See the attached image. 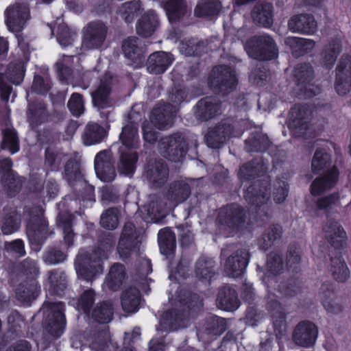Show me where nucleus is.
Wrapping results in <instances>:
<instances>
[{
    "label": "nucleus",
    "instance_id": "obj_1",
    "mask_svg": "<svg viewBox=\"0 0 351 351\" xmlns=\"http://www.w3.org/2000/svg\"><path fill=\"white\" fill-rule=\"evenodd\" d=\"M190 193V186L186 182L178 180L173 182L166 195L168 203L164 204L159 197H154L149 204L143 207V210L147 212L148 215L145 220L148 222L157 221L165 215L167 210L171 209L185 201Z\"/></svg>",
    "mask_w": 351,
    "mask_h": 351
},
{
    "label": "nucleus",
    "instance_id": "obj_2",
    "mask_svg": "<svg viewBox=\"0 0 351 351\" xmlns=\"http://www.w3.org/2000/svg\"><path fill=\"white\" fill-rule=\"evenodd\" d=\"M112 249L110 244L102 245L91 254L80 252L75 261V268L79 278L91 281L103 273L101 261L108 258Z\"/></svg>",
    "mask_w": 351,
    "mask_h": 351
},
{
    "label": "nucleus",
    "instance_id": "obj_3",
    "mask_svg": "<svg viewBox=\"0 0 351 351\" xmlns=\"http://www.w3.org/2000/svg\"><path fill=\"white\" fill-rule=\"evenodd\" d=\"M172 104L157 105L152 111L150 120L152 125L158 129H165L171 125L173 117L178 110V106L187 99L185 89L174 88L169 96Z\"/></svg>",
    "mask_w": 351,
    "mask_h": 351
},
{
    "label": "nucleus",
    "instance_id": "obj_4",
    "mask_svg": "<svg viewBox=\"0 0 351 351\" xmlns=\"http://www.w3.org/2000/svg\"><path fill=\"white\" fill-rule=\"evenodd\" d=\"M244 48L248 56L256 60H271L278 56V49L274 40L271 36L264 34L250 38L245 43Z\"/></svg>",
    "mask_w": 351,
    "mask_h": 351
},
{
    "label": "nucleus",
    "instance_id": "obj_5",
    "mask_svg": "<svg viewBox=\"0 0 351 351\" xmlns=\"http://www.w3.org/2000/svg\"><path fill=\"white\" fill-rule=\"evenodd\" d=\"M243 216V210L238 205L221 208L217 219L219 231L226 237L233 235L244 226Z\"/></svg>",
    "mask_w": 351,
    "mask_h": 351
},
{
    "label": "nucleus",
    "instance_id": "obj_6",
    "mask_svg": "<svg viewBox=\"0 0 351 351\" xmlns=\"http://www.w3.org/2000/svg\"><path fill=\"white\" fill-rule=\"evenodd\" d=\"M64 310V306L60 302H45L40 310L45 316L44 324L46 330L56 337H60L65 328Z\"/></svg>",
    "mask_w": 351,
    "mask_h": 351
},
{
    "label": "nucleus",
    "instance_id": "obj_7",
    "mask_svg": "<svg viewBox=\"0 0 351 351\" xmlns=\"http://www.w3.org/2000/svg\"><path fill=\"white\" fill-rule=\"evenodd\" d=\"M189 143L182 134H175L160 139L158 149L160 154L173 162H180L184 158Z\"/></svg>",
    "mask_w": 351,
    "mask_h": 351
},
{
    "label": "nucleus",
    "instance_id": "obj_8",
    "mask_svg": "<svg viewBox=\"0 0 351 351\" xmlns=\"http://www.w3.org/2000/svg\"><path fill=\"white\" fill-rule=\"evenodd\" d=\"M208 84L216 91L225 94L236 88L237 79L235 72L230 67L219 66L212 70Z\"/></svg>",
    "mask_w": 351,
    "mask_h": 351
},
{
    "label": "nucleus",
    "instance_id": "obj_9",
    "mask_svg": "<svg viewBox=\"0 0 351 351\" xmlns=\"http://www.w3.org/2000/svg\"><path fill=\"white\" fill-rule=\"evenodd\" d=\"M82 32V49L86 50L98 49L104 44L108 28L101 21H92L83 28Z\"/></svg>",
    "mask_w": 351,
    "mask_h": 351
},
{
    "label": "nucleus",
    "instance_id": "obj_10",
    "mask_svg": "<svg viewBox=\"0 0 351 351\" xmlns=\"http://www.w3.org/2000/svg\"><path fill=\"white\" fill-rule=\"evenodd\" d=\"M229 121L221 122L215 127L210 128L205 136L208 147L219 148L230 137H239L243 134L242 129H234Z\"/></svg>",
    "mask_w": 351,
    "mask_h": 351
},
{
    "label": "nucleus",
    "instance_id": "obj_11",
    "mask_svg": "<svg viewBox=\"0 0 351 351\" xmlns=\"http://www.w3.org/2000/svg\"><path fill=\"white\" fill-rule=\"evenodd\" d=\"M311 110L306 105H295L290 110L288 125L292 132L301 136L308 129L311 119Z\"/></svg>",
    "mask_w": 351,
    "mask_h": 351
},
{
    "label": "nucleus",
    "instance_id": "obj_12",
    "mask_svg": "<svg viewBox=\"0 0 351 351\" xmlns=\"http://www.w3.org/2000/svg\"><path fill=\"white\" fill-rule=\"evenodd\" d=\"M313 76V70L309 64H298L293 71L297 86L305 97H310L319 92V88L312 82Z\"/></svg>",
    "mask_w": 351,
    "mask_h": 351
},
{
    "label": "nucleus",
    "instance_id": "obj_13",
    "mask_svg": "<svg viewBox=\"0 0 351 351\" xmlns=\"http://www.w3.org/2000/svg\"><path fill=\"white\" fill-rule=\"evenodd\" d=\"M24 73V64L19 62L10 64L5 73L0 74V93L2 99L7 101L11 93L12 88L7 82L18 85L23 80Z\"/></svg>",
    "mask_w": 351,
    "mask_h": 351
},
{
    "label": "nucleus",
    "instance_id": "obj_14",
    "mask_svg": "<svg viewBox=\"0 0 351 351\" xmlns=\"http://www.w3.org/2000/svg\"><path fill=\"white\" fill-rule=\"evenodd\" d=\"M5 16L8 29L14 33H18L29 20V12L25 3H16L5 10Z\"/></svg>",
    "mask_w": 351,
    "mask_h": 351
},
{
    "label": "nucleus",
    "instance_id": "obj_15",
    "mask_svg": "<svg viewBox=\"0 0 351 351\" xmlns=\"http://www.w3.org/2000/svg\"><path fill=\"white\" fill-rule=\"evenodd\" d=\"M36 210L37 214L33 215L27 223V235L32 244L38 245L49 236V229L42 209Z\"/></svg>",
    "mask_w": 351,
    "mask_h": 351
},
{
    "label": "nucleus",
    "instance_id": "obj_16",
    "mask_svg": "<svg viewBox=\"0 0 351 351\" xmlns=\"http://www.w3.org/2000/svg\"><path fill=\"white\" fill-rule=\"evenodd\" d=\"M143 176L152 188H159L167 182L169 169L162 160L151 159L145 169Z\"/></svg>",
    "mask_w": 351,
    "mask_h": 351
},
{
    "label": "nucleus",
    "instance_id": "obj_17",
    "mask_svg": "<svg viewBox=\"0 0 351 351\" xmlns=\"http://www.w3.org/2000/svg\"><path fill=\"white\" fill-rule=\"evenodd\" d=\"M250 261V254L246 248L235 250L227 258L225 270L229 276L237 278L244 272Z\"/></svg>",
    "mask_w": 351,
    "mask_h": 351
},
{
    "label": "nucleus",
    "instance_id": "obj_18",
    "mask_svg": "<svg viewBox=\"0 0 351 351\" xmlns=\"http://www.w3.org/2000/svg\"><path fill=\"white\" fill-rule=\"evenodd\" d=\"M95 170L97 176L103 182H112L115 176V169L110 152L104 150L99 152L95 158Z\"/></svg>",
    "mask_w": 351,
    "mask_h": 351
},
{
    "label": "nucleus",
    "instance_id": "obj_19",
    "mask_svg": "<svg viewBox=\"0 0 351 351\" xmlns=\"http://www.w3.org/2000/svg\"><path fill=\"white\" fill-rule=\"evenodd\" d=\"M12 162L10 158L0 156V173L2 176V183L9 195L12 196L19 191L22 186L20 178L17 177L11 169Z\"/></svg>",
    "mask_w": 351,
    "mask_h": 351
},
{
    "label": "nucleus",
    "instance_id": "obj_20",
    "mask_svg": "<svg viewBox=\"0 0 351 351\" xmlns=\"http://www.w3.org/2000/svg\"><path fill=\"white\" fill-rule=\"evenodd\" d=\"M137 246V236L134 226L132 223H126L117 247L118 252L122 258H126L136 252Z\"/></svg>",
    "mask_w": 351,
    "mask_h": 351
},
{
    "label": "nucleus",
    "instance_id": "obj_21",
    "mask_svg": "<svg viewBox=\"0 0 351 351\" xmlns=\"http://www.w3.org/2000/svg\"><path fill=\"white\" fill-rule=\"evenodd\" d=\"M336 71L335 89L338 95H345L351 89V59L341 60Z\"/></svg>",
    "mask_w": 351,
    "mask_h": 351
},
{
    "label": "nucleus",
    "instance_id": "obj_22",
    "mask_svg": "<svg viewBox=\"0 0 351 351\" xmlns=\"http://www.w3.org/2000/svg\"><path fill=\"white\" fill-rule=\"evenodd\" d=\"M317 333V328L314 324L309 322H301L294 330L293 341L300 346L310 347L315 343Z\"/></svg>",
    "mask_w": 351,
    "mask_h": 351
},
{
    "label": "nucleus",
    "instance_id": "obj_23",
    "mask_svg": "<svg viewBox=\"0 0 351 351\" xmlns=\"http://www.w3.org/2000/svg\"><path fill=\"white\" fill-rule=\"evenodd\" d=\"M325 239L335 247L341 246L345 242L346 232L337 220L328 217L326 223L322 228Z\"/></svg>",
    "mask_w": 351,
    "mask_h": 351
},
{
    "label": "nucleus",
    "instance_id": "obj_24",
    "mask_svg": "<svg viewBox=\"0 0 351 351\" xmlns=\"http://www.w3.org/2000/svg\"><path fill=\"white\" fill-rule=\"evenodd\" d=\"M221 112V104L215 97H205L198 101L195 115L199 121H207Z\"/></svg>",
    "mask_w": 351,
    "mask_h": 351
},
{
    "label": "nucleus",
    "instance_id": "obj_25",
    "mask_svg": "<svg viewBox=\"0 0 351 351\" xmlns=\"http://www.w3.org/2000/svg\"><path fill=\"white\" fill-rule=\"evenodd\" d=\"M338 175L339 172L335 167L327 169L322 176L317 178L311 184V194L319 195L331 189L337 182Z\"/></svg>",
    "mask_w": 351,
    "mask_h": 351
},
{
    "label": "nucleus",
    "instance_id": "obj_26",
    "mask_svg": "<svg viewBox=\"0 0 351 351\" xmlns=\"http://www.w3.org/2000/svg\"><path fill=\"white\" fill-rule=\"evenodd\" d=\"M112 79L109 76H105L101 79L97 89L92 93L93 101L95 106L99 108H105L112 105L110 98Z\"/></svg>",
    "mask_w": 351,
    "mask_h": 351
},
{
    "label": "nucleus",
    "instance_id": "obj_27",
    "mask_svg": "<svg viewBox=\"0 0 351 351\" xmlns=\"http://www.w3.org/2000/svg\"><path fill=\"white\" fill-rule=\"evenodd\" d=\"M289 29L293 32L313 34L317 29V23L310 14H299L290 19Z\"/></svg>",
    "mask_w": 351,
    "mask_h": 351
},
{
    "label": "nucleus",
    "instance_id": "obj_28",
    "mask_svg": "<svg viewBox=\"0 0 351 351\" xmlns=\"http://www.w3.org/2000/svg\"><path fill=\"white\" fill-rule=\"evenodd\" d=\"M40 287L34 278L20 284L15 291L17 300L23 305H29L38 295Z\"/></svg>",
    "mask_w": 351,
    "mask_h": 351
},
{
    "label": "nucleus",
    "instance_id": "obj_29",
    "mask_svg": "<svg viewBox=\"0 0 351 351\" xmlns=\"http://www.w3.org/2000/svg\"><path fill=\"white\" fill-rule=\"evenodd\" d=\"M271 188L267 182L261 183L258 191H256L254 186H250L245 191L244 197L250 204L256 207H261L267 204L270 199Z\"/></svg>",
    "mask_w": 351,
    "mask_h": 351
},
{
    "label": "nucleus",
    "instance_id": "obj_30",
    "mask_svg": "<svg viewBox=\"0 0 351 351\" xmlns=\"http://www.w3.org/2000/svg\"><path fill=\"white\" fill-rule=\"evenodd\" d=\"M173 60L172 56L168 53L163 51L153 53L147 60V69L152 74L162 73L172 64Z\"/></svg>",
    "mask_w": 351,
    "mask_h": 351
},
{
    "label": "nucleus",
    "instance_id": "obj_31",
    "mask_svg": "<svg viewBox=\"0 0 351 351\" xmlns=\"http://www.w3.org/2000/svg\"><path fill=\"white\" fill-rule=\"evenodd\" d=\"M284 269L281 256L276 252H271L267 257L266 270L267 272L262 277L263 282L269 288V283L276 282V276L280 274Z\"/></svg>",
    "mask_w": 351,
    "mask_h": 351
},
{
    "label": "nucleus",
    "instance_id": "obj_32",
    "mask_svg": "<svg viewBox=\"0 0 351 351\" xmlns=\"http://www.w3.org/2000/svg\"><path fill=\"white\" fill-rule=\"evenodd\" d=\"M217 304L220 308L233 311L239 306V300L234 289L224 287L220 289L217 297Z\"/></svg>",
    "mask_w": 351,
    "mask_h": 351
},
{
    "label": "nucleus",
    "instance_id": "obj_33",
    "mask_svg": "<svg viewBox=\"0 0 351 351\" xmlns=\"http://www.w3.org/2000/svg\"><path fill=\"white\" fill-rule=\"evenodd\" d=\"M110 339L108 328L106 326L94 331L87 338V342L93 351H108V341Z\"/></svg>",
    "mask_w": 351,
    "mask_h": 351
},
{
    "label": "nucleus",
    "instance_id": "obj_34",
    "mask_svg": "<svg viewBox=\"0 0 351 351\" xmlns=\"http://www.w3.org/2000/svg\"><path fill=\"white\" fill-rule=\"evenodd\" d=\"M158 25V19L153 10H149L141 16L136 25L137 33L144 37L151 36Z\"/></svg>",
    "mask_w": 351,
    "mask_h": 351
},
{
    "label": "nucleus",
    "instance_id": "obj_35",
    "mask_svg": "<svg viewBox=\"0 0 351 351\" xmlns=\"http://www.w3.org/2000/svg\"><path fill=\"white\" fill-rule=\"evenodd\" d=\"M267 308L271 314L275 330L279 333L282 332L286 327L285 313L279 302L276 299H273L270 295H268Z\"/></svg>",
    "mask_w": 351,
    "mask_h": 351
},
{
    "label": "nucleus",
    "instance_id": "obj_36",
    "mask_svg": "<svg viewBox=\"0 0 351 351\" xmlns=\"http://www.w3.org/2000/svg\"><path fill=\"white\" fill-rule=\"evenodd\" d=\"M119 139L123 145L126 148L131 149H137L139 145L137 125L131 122L123 127L122 132L119 135Z\"/></svg>",
    "mask_w": 351,
    "mask_h": 351
},
{
    "label": "nucleus",
    "instance_id": "obj_37",
    "mask_svg": "<svg viewBox=\"0 0 351 351\" xmlns=\"http://www.w3.org/2000/svg\"><path fill=\"white\" fill-rule=\"evenodd\" d=\"M161 6L165 10L170 22L179 20L187 12V7L184 0H168Z\"/></svg>",
    "mask_w": 351,
    "mask_h": 351
},
{
    "label": "nucleus",
    "instance_id": "obj_38",
    "mask_svg": "<svg viewBox=\"0 0 351 351\" xmlns=\"http://www.w3.org/2000/svg\"><path fill=\"white\" fill-rule=\"evenodd\" d=\"M252 17L254 21L264 27H269L273 23V7L269 3L260 4L255 6Z\"/></svg>",
    "mask_w": 351,
    "mask_h": 351
},
{
    "label": "nucleus",
    "instance_id": "obj_39",
    "mask_svg": "<svg viewBox=\"0 0 351 351\" xmlns=\"http://www.w3.org/2000/svg\"><path fill=\"white\" fill-rule=\"evenodd\" d=\"M183 315L176 311L165 312L160 320V330H174L185 326Z\"/></svg>",
    "mask_w": 351,
    "mask_h": 351
},
{
    "label": "nucleus",
    "instance_id": "obj_40",
    "mask_svg": "<svg viewBox=\"0 0 351 351\" xmlns=\"http://www.w3.org/2000/svg\"><path fill=\"white\" fill-rule=\"evenodd\" d=\"M105 136V130L99 124L89 123L84 130L82 141L86 145H92L100 143Z\"/></svg>",
    "mask_w": 351,
    "mask_h": 351
},
{
    "label": "nucleus",
    "instance_id": "obj_41",
    "mask_svg": "<svg viewBox=\"0 0 351 351\" xmlns=\"http://www.w3.org/2000/svg\"><path fill=\"white\" fill-rule=\"evenodd\" d=\"M140 304V292L134 288L126 289L121 297V304L124 311L134 313L138 309Z\"/></svg>",
    "mask_w": 351,
    "mask_h": 351
},
{
    "label": "nucleus",
    "instance_id": "obj_42",
    "mask_svg": "<svg viewBox=\"0 0 351 351\" xmlns=\"http://www.w3.org/2000/svg\"><path fill=\"white\" fill-rule=\"evenodd\" d=\"M138 160L136 152L130 151L123 152L121 151L118 169L122 174L132 176L136 169V163Z\"/></svg>",
    "mask_w": 351,
    "mask_h": 351
},
{
    "label": "nucleus",
    "instance_id": "obj_43",
    "mask_svg": "<svg viewBox=\"0 0 351 351\" xmlns=\"http://www.w3.org/2000/svg\"><path fill=\"white\" fill-rule=\"evenodd\" d=\"M158 241L162 254L168 255L174 250L176 239L170 228H165L158 232Z\"/></svg>",
    "mask_w": 351,
    "mask_h": 351
},
{
    "label": "nucleus",
    "instance_id": "obj_44",
    "mask_svg": "<svg viewBox=\"0 0 351 351\" xmlns=\"http://www.w3.org/2000/svg\"><path fill=\"white\" fill-rule=\"evenodd\" d=\"M328 267L334 278L337 281L343 282L349 277V269L340 256L331 258Z\"/></svg>",
    "mask_w": 351,
    "mask_h": 351
},
{
    "label": "nucleus",
    "instance_id": "obj_45",
    "mask_svg": "<svg viewBox=\"0 0 351 351\" xmlns=\"http://www.w3.org/2000/svg\"><path fill=\"white\" fill-rule=\"evenodd\" d=\"M66 287V276L64 272L51 271L49 272L47 288L50 294H60Z\"/></svg>",
    "mask_w": 351,
    "mask_h": 351
},
{
    "label": "nucleus",
    "instance_id": "obj_46",
    "mask_svg": "<svg viewBox=\"0 0 351 351\" xmlns=\"http://www.w3.org/2000/svg\"><path fill=\"white\" fill-rule=\"evenodd\" d=\"M224 319L217 316H211L208 320L205 329L198 331L197 335L199 339H204L205 334L210 336L219 335L224 331Z\"/></svg>",
    "mask_w": 351,
    "mask_h": 351
},
{
    "label": "nucleus",
    "instance_id": "obj_47",
    "mask_svg": "<svg viewBox=\"0 0 351 351\" xmlns=\"http://www.w3.org/2000/svg\"><path fill=\"white\" fill-rule=\"evenodd\" d=\"M125 277V269L123 265H113L105 282V286L112 290H117L121 285Z\"/></svg>",
    "mask_w": 351,
    "mask_h": 351
},
{
    "label": "nucleus",
    "instance_id": "obj_48",
    "mask_svg": "<svg viewBox=\"0 0 351 351\" xmlns=\"http://www.w3.org/2000/svg\"><path fill=\"white\" fill-rule=\"evenodd\" d=\"M265 171V165L262 161L253 162L243 165L239 171V178L242 182L250 180L255 175L260 176Z\"/></svg>",
    "mask_w": 351,
    "mask_h": 351
},
{
    "label": "nucleus",
    "instance_id": "obj_49",
    "mask_svg": "<svg viewBox=\"0 0 351 351\" xmlns=\"http://www.w3.org/2000/svg\"><path fill=\"white\" fill-rule=\"evenodd\" d=\"M282 228L279 225L269 226L258 241L259 247L267 250L274 243L281 237Z\"/></svg>",
    "mask_w": 351,
    "mask_h": 351
},
{
    "label": "nucleus",
    "instance_id": "obj_50",
    "mask_svg": "<svg viewBox=\"0 0 351 351\" xmlns=\"http://www.w3.org/2000/svg\"><path fill=\"white\" fill-rule=\"evenodd\" d=\"M215 263L213 258L202 257L195 265V275L199 280L209 281L214 274L213 268Z\"/></svg>",
    "mask_w": 351,
    "mask_h": 351
},
{
    "label": "nucleus",
    "instance_id": "obj_51",
    "mask_svg": "<svg viewBox=\"0 0 351 351\" xmlns=\"http://www.w3.org/2000/svg\"><path fill=\"white\" fill-rule=\"evenodd\" d=\"M142 9L140 1L125 2L119 7L117 14L123 19L126 23H131Z\"/></svg>",
    "mask_w": 351,
    "mask_h": 351
},
{
    "label": "nucleus",
    "instance_id": "obj_52",
    "mask_svg": "<svg viewBox=\"0 0 351 351\" xmlns=\"http://www.w3.org/2000/svg\"><path fill=\"white\" fill-rule=\"evenodd\" d=\"M3 139L1 149H8L12 154L19 150V139L16 132L11 125H7L3 129Z\"/></svg>",
    "mask_w": 351,
    "mask_h": 351
},
{
    "label": "nucleus",
    "instance_id": "obj_53",
    "mask_svg": "<svg viewBox=\"0 0 351 351\" xmlns=\"http://www.w3.org/2000/svg\"><path fill=\"white\" fill-rule=\"evenodd\" d=\"M220 8V3L215 0H201L195 9V15L198 17L214 15Z\"/></svg>",
    "mask_w": 351,
    "mask_h": 351
},
{
    "label": "nucleus",
    "instance_id": "obj_54",
    "mask_svg": "<svg viewBox=\"0 0 351 351\" xmlns=\"http://www.w3.org/2000/svg\"><path fill=\"white\" fill-rule=\"evenodd\" d=\"M340 40L336 39L329 43L324 50L322 54V62L326 67H331L340 52Z\"/></svg>",
    "mask_w": 351,
    "mask_h": 351
},
{
    "label": "nucleus",
    "instance_id": "obj_55",
    "mask_svg": "<svg viewBox=\"0 0 351 351\" xmlns=\"http://www.w3.org/2000/svg\"><path fill=\"white\" fill-rule=\"evenodd\" d=\"M113 314L112 304L106 302L97 306L93 311V318L100 323H108L111 321Z\"/></svg>",
    "mask_w": 351,
    "mask_h": 351
},
{
    "label": "nucleus",
    "instance_id": "obj_56",
    "mask_svg": "<svg viewBox=\"0 0 351 351\" xmlns=\"http://www.w3.org/2000/svg\"><path fill=\"white\" fill-rule=\"evenodd\" d=\"M20 225V215L15 210L12 211L9 215H6L2 222V232L3 234H11L19 229Z\"/></svg>",
    "mask_w": 351,
    "mask_h": 351
},
{
    "label": "nucleus",
    "instance_id": "obj_57",
    "mask_svg": "<svg viewBox=\"0 0 351 351\" xmlns=\"http://www.w3.org/2000/svg\"><path fill=\"white\" fill-rule=\"evenodd\" d=\"M330 163V157L324 149L316 150L312 160V171L318 173L322 170L327 169Z\"/></svg>",
    "mask_w": 351,
    "mask_h": 351
},
{
    "label": "nucleus",
    "instance_id": "obj_58",
    "mask_svg": "<svg viewBox=\"0 0 351 351\" xmlns=\"http://www.w3.org/2000/svg\"><path fill=\"white\" fill-rule=\"evenodd\" d=\"M119 211L117 208H109L101 215L100 223L104 228L115 229L119 224Z\"/></svg>",
    "mask_w": 351,
    "mask_h": 351
},
{
    "label": "nucleus",
    "instance_id": "obj_59",
    "mask_svg": "<svg viewBox=\"0 0 351 351\" xmlns=\"http://www.w3.org/2000/svg\"><path fill=\"white\" fill-rule=\"evenodd\" d=\"M137 42L138 39L136 37H130L125 40L123 43V51L128 58L133 60L136 57L141 61V53Z\"/></svg>",
    "mask_w": 351,
    "mask_h": 351
},
{
    "label": "nucleus",
    "instance_id": "obj_60",
    "mask_svg": "<svg viewBox=\"0 0 351 351\" xmlns=\"http://www.w3.org/2000/svg\"><path fill=\"white\" fill-rule=\"evenodd\" d=\"M73 56H65L62 61L57 62V69L60 74V78L62 81L69 82L70 80L73 75L71 65L73 62Z\"/></svg>",
    "mask_w": 351,
    "mask_h": 351
},
{
    "label": "nucleus",
    "instance_id": "obj_61",
    "mask_svg": "<svg viewBox=\"0 0 351 351\" xmlns=\"http://www.w3.org/2000/svg\"><path fill=\"white\" fill-rule=\"evenodd\" d=\"M289 189L286 182L278 180L272 186V199L276 204L282 203L288 195Z\"/></svg>",
    "mask_w": 351,
    "mask_h": 351
},
{
    "label": "nucleus",
    "instance_id": "obj_62",
    "mask_svg": "<svg viewBox=\"0 0 351 351\" xmlns=\"http://www.w3.org/2000/svg\"><path fill=\"white\" fill-rule=\"evenodd\" d=\"M77 38V34L75 31L71 30L64 25L60 26L57 35V40L62 47H66L73 44Z\"/></svg>",
    "mask_w": 351,
    "mask_h": 351
},
{
    "label": "nucleus",
    "instance_id": "obj_63",
    "mask_svg": "<svg viewBox=\"0 0 351 351\" xmlns=\"http://www.w3.org/2000/svg\"><path fill=\"white\" fill-rule=\"evenodd\" d=\"M324 308L330 313H337L341 309V305L336 301L334 293L332 291L323 292L321 295Z\"/></svg>",
    "mask_w": 351,
    "mask_h": 351
},
{
    "label": "nucleus",
    "instance_id": "obj_64",
    "mask_svg": "<svg viewBox=\"0 0 351 351\" xmlns=\"http://www.w3.org/2000/svg\"><path fill=\"white\" fill-rule=\"evenodd\" d=\"M268 145V139L263 136L252 137L245 141V148L247 152H263Z\"/></svg>",
    "mask_w": 351,
    "mask_h": 351
}]
</instances>
